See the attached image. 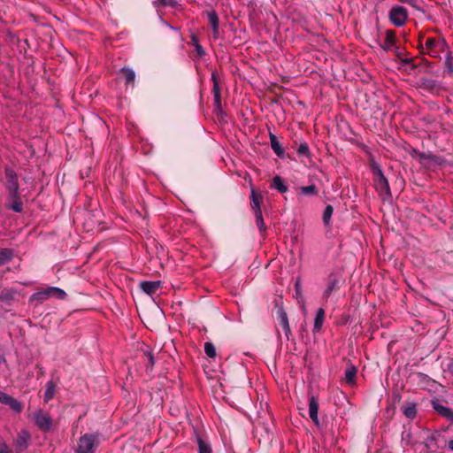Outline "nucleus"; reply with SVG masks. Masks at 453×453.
I'll return each mask as SVG.
<instances>
[{
	"label": "nucleus",
	"instance_id": "7ed1b4c3",
	"mask_svg": "<svg viewBox=\"0 0 453 453\" xmlns=\"http://www.w3.org/2000/svg\"><path fill=\"white\" fill-rule=\"evenodd\" d=\"M98 443L97 436L94 434H85L79 441L76 453H94Z\"/></svg>",
	"mask_w": 453,
	"mask_h": 453
},
{
	"label": "nucleus",
	"instance_id": "473e14b6",
	"mask_svg": "<svg viewBox=\"0 0 453 453\" xmlns=\"http://www.w3.org/2000/svg\"><path fill=\"white\" fill-rule=\"evenodd\" d=\"M333 207L331 205H326L323 213V221L326 225L329 223L332 214H333Z\"/></svg>",
	"mask_w": 453,
	"mask_h": 453
},
{
	"label": "nucleus",
	"instance_id": "dca6fc26",
	"mask_svg": "<svg viewBox=\"0 0 453 453\" xmlns=\"http://www.w3.org/2000/svg\"><path fill=\"white\" fill-rule=\"evenodd\" d=\"M269 136H270V143H271L272 150L274 151V153L278 157H283L284 156V149L279 142L277 137L272 133H270Z\"/></svg>",
	"mask_w": 453,
	"mask_h": 453
},
{
	"label": "nucleus",
	"instance_id": "c85d7f7f",
	"mask_svg": "<svg viewBox=\"0 0 453 453\" xmlns=\"http://www.w3.org/2000/svg\"><path fill=\"white\" fill-rule=\"evenodd\" d=\"M257 226L261 233L266 230L265 224L263 219L262 211H258L255 214Z\"/></svg>",
	"mask_w": 453,
	"mask_h": 453
},
{
	"label": "nucleus",
	"instance_id": "72a5a7b5",
	"mask_svg": "<svg viewBox=\"0 0 453 453\" xmlns=\"http://www.w3.org/2000/svg\"><path fill=\"white\" fill-rule=\"evenodd\" d=\"M192 42L194 43V45L196 47L197 55L200 57L203 56L205 52H204L203 49L202 48V46L199 44L198 40L196 39V36L192 37Z\"/></svg>",
	"mask_w": 453,
	"mask_h": 453
},
{
	"label": "nucleus",
	"instance_id": "9d476101",
	"mask_svg": "<svg viewBox=\"0 0 453 453\" xmlns=\"http://www.w3.org/2000/svg\"><path fill=\"white\" fill-rule=\"evenodd\" d=\"M140 287L143 292L151 296L161 287V281H142L141 282Z\"/></svg>",
	"mask_w": 453,
	"mask_h": 453
},
{
	"label": "nucleus",
	"instance_id": "bb28decb",
	"mask_svg": "<svg viewBox=\"0 0 453 453\" xmlns=\"http://www.w3.org/2000/svg\"><path fill=\"white\" fill-rule=\"evenodd\" d=\"M337 284L338 281L336 280H331L324 291L323 297L327 299L331 296V294L336 289Z\"/></svg>",
	"mask_w": 453,
	"mask_h": 453
},
{
	"label": "nucleus",
	"instance_id": "4be33fe9",
	"mask_svg": "<svg viewBox=\"0 0 453 453\" xmlns=\"http://www.w3.org/2000/svg\"><path fill=\"white\" fill-rule=\"evenodd\" d=\"M56 393V386L52 380L48 381L46 385V390L44 393V401L47 403L52 399Z\"/></svg>",
	"mask_w": 453,
	"mask_h": 453
},
{
	"label": "nucleus",
	"instance_id": "7c9ffc66",
	"mask_svg": "<svg viewBox=\"0 0 453 453\" xmlns=\"http://www.w3.org/2000/svg\"><path fill=\"white\" fill-rule=\"evenodd\" d=\"M121 71L124 73L127 83L133 82L134 81L135 73L133 70L123 68Z\"/></svg>",
	"mask_w": 453,
	"mask_h": 453
},
{
	"label": "nucleus",
	"instance_id": "0eeeda50",
	"mask_svg": "<svg viewBox=\"0 0 453 453\" xmlns=\"http://www.w3.org/2000/svg\"><path fill=\"white\" fill-rule=\"evenodd\" d=\"M0 403L8 405L17 413H19L22 411V404L18 400L2 391H0Z\"/></svg>",
	"mask_w": 453,
	"mask_h": 453
},
{
	"label": "nucleus",
	"instance_id": "5701e85b",
	"mask_svg": "<svg viewBox=\"0 0 453 453\" xmlns=\"http://www.w3.org/2000/svg\"><path fill=\"white\" fill-rule=\"evenodd\" d=\"M199 453H211V444L204 439L197 437Z\"/></svg>",
	"mask_w": 453,
	"mask_h": 453
},
{
	"label": "nucleus",
	"instance_id": "f704fd0d",
	"mask_svg": "<svg viewBox=\"0 0 453 453\" xmlns=\"http://www.w3.org/2000/svg\"><path fill=\"white\" fill-rule=\"evenodd\" d=\"M309 146L307 143H301L297 149V153L300 155H305L307 156L309 154Z\"/></svg>",
	"mask_w": 453,
	"mask_h": 453
},
{
	"label": "nucleus",
	"instance_id": "58836bf2",
	"mask_svg": "<svg viewBox=\"0 0 453 453\" xmlns=\"http://www.w3.org/2000/svg\"><path fill=\"white\" fill-rule=\"evenodd\" d=\"M449 448L453 450V439L449 442Z\"/></svg>",
	"mask_w": 453,
	"mask_h": 453
},
{
	"label": "nucleus",
	"instance_id": "20e7f679",
	"mask_svg": "<svg viewBox=\"0 0 453 453\" xmlns=\"http://www.w3.org/2000/svg\"><path fill=\"white\" fill-rule=\"evenodd\" d=\"M389 19L396 27H402L408 19L407 10L400 5H395L389 12Z\"/></svg>",
	"mask_w": 453,
	"mask_h": 453
},
{
	"label": "nucleus",
	"instance_id": "9b49d317",
	"mask_svg": "<svg viewBox=\"0 0 453 453\" xmlns=\"http://www.w3.org/2000/svg\"><path fill=\"white\" fill-rule=\"evenodd\" d=\"M251 209L254 211V213L256 214L258 211H261V203L263 202V196L260 193H257L254 188H251Z\"/></svg>",
	"mask_w": 453,
	"mask_h": 453
},
{
	"label": "nucleus",
	"instance_id": "e433bc0d",
	"mask_svg": "<svg viewBox=\"0 0 453 453\" xmlns=\"http://www.w3.org/2000/svg\"><path fill=\"white\" fill-rule=\"evenodd\" d=\"M0 453H10L7 445L0 439Z\"/></svg>",
	"mask_w": 453,
	"mask_h": 453
},
{
	"label": "nucleus",
	"instance_id": "a878e982",
	"mask_svg": "<svg viewBox=\"0 0 453 453\" xmlns=\"http://www.w3.org/2000/svg\"><path fill=\"white\" fill-rule=\"evenodd\" d=\"M434 408L442 416L452 418L453 411L446 406L436 403L434 405Z\"/></svg>",
	"mask_w": 453,
	"mask_h": 453
},
{
	"label": "nucleus",
	"instance_id": "ddd939ff",
	"mask_svg": "<svg viewBox=\"0 0 453 453\" xmlns=\"http://www.w3.org/2000/svg\"><path fill=\"white\" fill-rule=\"evenodd\" d=\"M30 440V435L27 431H21L16 441L15 445L19 450H24L28 447V442Z\"/></svg>",
	"mask_w": 453,
	"mask_h": 453
},
{
	"label": "nucleus",
	"instance_id": "4468645a",
	"mask_svg": "<svg viewBox=\"0 0 453 453\" xmlns=\"http://www.w3.org/2000/svg\"><path fill=\"white\" fill-rule=\"evenodd\" d=\"M318 412H319V404L315 399L314 396H311L310 398V403H309V415H310V418L312 419V421L316 424V425H319V418H318Z\"/></svg>",
	"mask_w": 453,
	"mask_h": 453
},
{
	"label": "nucleus",
	"instance_id": "f8f14e48",
	"mask_svg": "<svg viewBox=\"0 0 453 453\" xmlns=\"http://www.w3.org/2000/svg\"><path fill=\"white\" fill-rule=\"evenodd\" d=\"M278 317L280 319V326H282L284 330V334L287 339H289V336L291 334L290 326L288 324V319L286 311L283 309H280L278 311Z\"/></svg>",
	"mask_w": 453,
	"mask_h": 453
},
{
	"label": "nucleus",
	"instance_id": "412c9836",
	"mask_svg": "<svg viewBox=\"0 0 453 453\" xmlns=\"http://www.w3.org/2000/svg\"><path fill=\"white\" fill-rule=\"evenodd\" d=\"M357 375V368L354 365L349 366L345 371V380L349 385H353L355 383V379Z\"/></svg>",
	"mask_w": 453,
	"mask_h": 453
},
{
	"label": "nucleus",
	"instance_id": "423d86ee",
	"mask_svg": "<svg viewBox=\"0 0 453 453\" xmlns=\"http://www.w3.org/2000/svg\"><path fill=\"white\" fill-rule=\"evenodd\" d=\"M375 188L380 196L383 199H386L390 196V189L388 180L383 175L380 169H378L377 171V176L375 179Z\"/></svg>",
	"mask_w": 453,
	"mask_h": 453
},
{
	"label": "nucleus",
	"instance_id": "c756f323",
	"mask_svg": "<svg viewBox=\"0 0 453 453\" xmlns=\"http://www.w3.org/2000/svg\"><path fill=\"white\" fill-rule=\"evenodd\" d=\"M212 78H213V80H215L214 74H212ZM213 93H214L215 103L219 107L220 106V90H219V86L216 81H214Z\"/></svg>",
	"mask_w": 453,
	"mask_h": 453
},
{
	"label": "nucleus",
	"instance_id": "c9c22d12",
	"mask_svg": "<svg viewBox=\"0 0 453 453\" xmlns=\"http://www.w3.org/2000/svg\"><path fill=\"white\" fill-rule=\"evenodd\" d=\"M174 0H156L154 4L157 7L160 5H173Z\"/></svg>",
	"mask_w": 453,
	"mask_h": 453
},
{
	"label": "nucleus",
	"instance_id": "6ab92c4d",
	"mask_svg": "<svg viewBox=\"0 0 453 453\" xmlns=\"http://www.w3.org/2000/svg\"><path fill=\"white\" fill-rule=\"evenodd\" d=\"M272 188L277 189L280 193H286L288 191L287 185L284 183L282 178L280 176L273 177Z\"/></svg>",
	"mask_w": 453,
	"mask_h": 453
},
{
	"label": "nucleus",
	"instance_id": "f3484780",
	"mask_svg": "<svg viewBox=\"0 0 453 453\" xmlns=\"http://www.w3.org/2000/svg\"><path fill=\"white\" fill-rule=\"evenodd\" d=\"M295 292H296V298L297 299L298 303H300V305L302 306V309L303 311H305V303H304V298L303 296L300 279H297L295 282Z\"/></svg>",
	"mask_w": 453,
	"mask_h": 453
},
{
	"label": "nucleus",
	"instance_id": "a211bd4d",
	"mask_svg": "<svg viewBox=\"0 0 453 453\" xmlns=\"http://www.w3.org/2000/svg\"><path fill=\"white\" fill-rule=\"evenodd\" d=\"M9 207L16 212H20L22 211L23 204L18 196V193L15 195L10 194Z\"/></svg>",
	"mask_w": 453,
	"mask_h": 453
},
{
	"label": "nucleus",
	"instance_id": "4c0bfd02",
	"mask_svg": "<svg viewBox=\"0 0 453 453\" xmlns=\"http://www.w3.org/2000/svg\"><path fill=\"white\" fill-rule=\"evenodd\" d=\"M447 65H448V70H447V72H448L449 74H452V73H453V66H452V64H451L450 58H447Z\"/></svg>",
	"mask_w": 453,
	"mask_h": 453
},
{
	"label": "nucleus",
	"instance_id": "393cba45",
	"mask_svg": "<svg viewBox=\"0 0 453 453\" xmlns=\"http://www.w3.org/2000/svg\"><path fill=\"white\" fill-rule=\"evenodd\" d=\"M13 256L12 250L9 249L0 250V265L10 261Z\"/></svg>",
	"mask_w": 453,
	"mask_h": 453
},
{
	"label": "nucleus",
	"instance_id": "aec40b11",
	"mask_svg": "<svg viewBox=\"0 0 453 453\" xmlns=\"http://www.w3.org/2000/svg\"><path fill=\"white\" fill-rule=\"evenodd\" d=\"M325 320V311L322 308H319L317 311L315 320H314V330L319 331L323 326Z\"/></svg>",
	"mask_w": 453,
	"mask_h": 453
},
{
	"label": "nucleus",
	"instance_id": "a19ab883",
	"mask_svg": "<svg viewBox=\"0 0 453 453\" xmlns=\"http://www.w3.org/2000/svg\"><path fill=\"white\" fill-rule=\"evenodd\" d=\"M2 361H3V357H2V356L0 355V364L2 363Z\"/></svg>",
	"mask_w": 453,
	"mask_h": 453
},
{
	"label": "nucleus",
	"instance_id": "cd10ccee",
	"mask_svg": "<svg viewBox=\"0 0 453 453\" xmlns=\"http://www.w3.org/2000/svg\"><path fill=\"white\" fill-rule=\"evenodd\" d=\"M403 413L407 418H413L417 414L416 405L414 403L407 404L403 409Z\"/></svg>",
	"mask_w": 453,
	"mask_h": 453
},
{
	"label": "nucleus",
	"instance_id": "2f4dec72",
	"mask_svg": "<svg viewBox=\"0 0 453 453\" xmlns=\"http://www.w3.org/2000/svg\"><path fill=\"white\" fill-rule=\"evenodd\" d=\"M204 352L210 357H214L216 356V349L211 342L204 343Z\"/></svg>",
	"mask_w": 453,
	"mask_h": 453
},
{
	"label": "nucleus",
	"instance_id": "6e6552de",
	"mask_svg": "<svg viewBox=\"0 0 453 453\" xmlns=\"http://www.w3.org/2000/svg\"><path fill=\"white\" fill-rule=\"evenodd\" d=\"M5 176L7 179L6 187L11 195H15L18 193L19 185L17 181V176L13 170L6 169Z\"/></svg>",
	"mask_w": 453,
	"mask_h": 453
},
{
	"label": "nucleus",
	"instance_id": "f03ea898",
	"mask_svg": "<svg viewBox=\"0 0 453 453\" xmlns=\"http://www.w3.org/2000/svg\"><path fill=\"white\" fill-rule=\"evenodd\" d=\"M446 42L441 38L428 37L422 45L423 51L429 54L433 58H439L441 53L444 51Z\"/></svg>",
	"mask_w": 453,
	"mask_h": 453
},
{
	"label": "nucleus",
	"instance_id": "2eb2a0df",
	"mask_svg": "<svg viewBox=\"0 0 453 453\" xmlns=\"http://www.w3.org/2000/svg\"><path fill=\"white\" fill-rule=\"evenodd\" d=\"M208 22L211 25L213 31V37L216 39L219 37V18L215 12H210L207 14Z\"/></svg>",
	"mask_w": 453,
	"mask_h": 453
},
{
	"label": "nucleus",
	"instance_id": "1a4fd4ad",
	"mask_svg": "<svg viewBox=\"0 0 453 453\" xmlns=\"http://www.w3.org/2000/svg\"><path fill=\"white\" fill-rule=\"evenodd\" d=\"M395 35L392 30H387L385 40L381 43V48L385 51H393L395 50Z\"/></svg>",
	"mask_w": 453,
	"mask_h": 453
},
{
	"label": "nucleus",
	"instance_id": "f257e3e1",
	"mask_svg": "<svg viewBox=\"0 0 453 453\" xmlns=\"http://www.w3.org/2000/svg\"><path fill=\"white\" fill-rule=\"evenodd\" d=\"M65 296L66 294L63 289L57 287H48L33 294L30 300L38 303H42L50 298L63 300L65 299Z\"/></svg>",
	"mask_w": 453,
	"mask_h": 453
},
{
	"label": "nucleus",
	"instance_id": "39448f33",
	"mask_svg": "<svg viewBox=\"0 0 453 453\" xmlns=\"http://www.w3.org/2000/svg\"><path fill=\"white\" fill-rule=\"evenodd\" d=\"M33 418L36 426L43 432H49L52 426V419L50 414L42 410L36 411Z\"/></svg>",
	"mask_w": 453,
	"mask_h": 453
},
{
	"label": "nucleus",
	"instance_id": "ea45409f",
	"mask_svg": "<svg viewBox=\"0 0 453 453\" xmlns=\"http://www.w3.org/2000/svg\"><path fill=\"white\" fill-rule=\"evenodd\" d=\"M149 358H150V363L151 364V365H154V358H153V357L150 356Z\"/></svg>",
	"mask_w": 453,
	"mask_h": 453
},
{
	"label": "nucleus",
	"instance_id": "b1692460",
	"mask_svg": "<svg viewBox=\"0 0 453 453\" xmlns=\"http://www.w3.org/2000/svg\"><path fill=\"white\" fill-rule=\"evenodd\" d=\"M298 193L305 196H317L318 188L315 185L301 187L298 188Z\"/></svg>",
	"mask_w": 453,
	"mask_h": 453
}]
</instances>
